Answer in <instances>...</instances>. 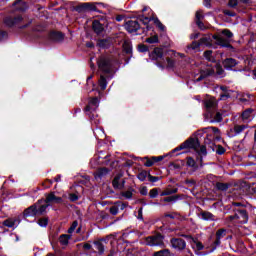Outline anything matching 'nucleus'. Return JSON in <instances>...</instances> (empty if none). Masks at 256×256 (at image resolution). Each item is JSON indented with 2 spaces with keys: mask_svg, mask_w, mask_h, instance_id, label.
Instances as JSON below:
<instances>
[{
  "mask_svg": "<svg viewBox=\"0 0 256 256\" xmlns=\"http://www.w3.org/2000/svg\"><path fill=\"white\" fill-rule=\"evenodd\" d=\"M181 149H194L196 153H198L199 158L197 159V161H200V163L203 160V155H207V148L205 146L199 145L198 139L191 138L181 144L174 151H181Z\"/></svg>",
  "mask_w": 256,
  "mask_h": 256,
  "instance_id": "obj_1",
  "label": "nucleus"
},
{
  "mask_svg": "<svg viewBox=\"0 0 256 256\" xmlns=\"http://www.w3.org/2000/svg\"><path fill=\"white\" fill-rule=\"evenodd\" d=\"M232 37V31L224 29L221 34L213 36V39L216 41L217 45H220V47H229Z\"/></svg>",
  "mask_w": 256,
  "mask_h": 256,
  "instance_id": "obj_2",
  "label": "nucleus"
},
{
  "mask_svg": "<svg viewBox=\"0 0 256 256\" xmlns=\"http://www.w3.org/2000/svg\"><path fill=\"white\" fill-rule=\"evenodd\" d=\"M204 132L207 133L205 139V145H210L212 139H219L221 133L219 132V128L208 127L204 129Z\"/></svg>",
  "mask_w": 256,
  "mask_h": 256,
  "instance_id": "obj_3",
  "label": "nucleus"
},
{
  "mask_svg": "<svg viewBox=\"0 0 256 256\" xmlns=\"http://www.w3.org/2000/svg\"><path fill=\"white\" fill-rule=\"evenodd\" d=\"M98 67L104 73H111L113 71V62L109 58L101 57L98 61Z\"/></svg>",
  "mask_w": 256,
  "mask_h": 256,
  "instance_id": "obj_4",
  "label": "nucleus"
},
{
  "mask_svg": "<svg viewBox=\"0 0 256 256\" xmlns=\"http://www.w3.org/2000/svg\"><path fill=\"white\" fill-rule=\"evenodd\" d=\"M145 243L150 247H159L163 245V236L161 234H157L155 236H149L146 238Z\"/></svg>",
  "mask_w": 256,
  "mask_h": 256,
  "instance_id": "obj_5",
  "label": "nucleus"
},
{
  "mask_svg": "<svg viewBox=\"0 0 256 256\" xmlns=\"http://www.w3.org/2000/svg\"><path fill=\"white\" fill-rule=\"evenodd\" d=\"M76 11L78 13H87L88 11H97V4L91 2L81 3L76 6Z\"/></svg>",
  "mask_w": 256,
  "mask_h": 256,
  "instance_id": "obj_6",
  "label": "nucleus"
},
{
  "mask_svg": "<svg viewBox=\"0 0 256 256\" xmlns=\"http://www.w3.org/2000/svg\"><path fill=\"white\" fill-rule=\"evenodd\" d=\"M140 27L141 25H139L137 20H129L125 24V29L128 33H135V31H139Z\"/></svg>",
  "mask_w": 256,
  "mask_h": 256,
  "instance_id": "obj_7",
  "label": "nucleus"
},
{
  "mask_svg": "<svg viewBox=\"0 0 256 256\" xmlns=\"http://www.w3.org/2000/svg\"><path fill=\"white\" fill-rule=\"evenodd\" d=\"M247 129L246 125H235L228 131V137H237V135L243 133Z\"/></svg>",
  "mask_w": 256,
  "mask_h": 256,
  "instance_id": "obj_8",
  "label": "nucleus"
},
{
  "mask_svg": "<svg viewBox=\"0 0 256 256\" xmlns=\"http://www.w3.org/2000/svg\"><path fill=\"white\" fill-rule=\"evenodd\" d=\"M171 245L174 249H177L178 251H182V249H185L187 244L185 243V240L181 238H173L171 240Z\"/></svg>",
  "mask_w": 256,
  "mask_h": 256,
  "instance_id": "obj_9",
  "label": "nucleus"
},
{
  "mask_svg": "<svg viewBox=\"0 0 256 256\" xmlns=\"http://www.w3.org/2000/svg\"><path fill=\"white\" fill-rule=\"evenodd\" d=\"M216 89L220 92V99L221 101H225L231 97V90L226 86H217Z\"/></svg>",
  "mask_w": 256,
  "mask_h": 256,
  "instance_id": "obj_10",
  "label": "nucleus"
},
{
  "mask_svg": "<svg viewBox=\"0 0 256 256\" xmlns=\"http://www.w3.org/2000/svg\"><path fill=\"white\" fill-rule=\"evenodd\" d=\"M122 177L123 175L119 174L114 178L112 185L115 189H123L125 187V180L121 179Z\"/></svg>",
  "mask_w": 256,
  "mask_h": 256,
  "instance_id": "obj_11",
  "label": "nucleus"
},
{
  "mask_svg": "<svg viewBox=\"0 0 256 256\" xmlns=\"http://www.w3.org/2000/svg\"><path fill=\"white\" fill-rule=\"evenodd\" d=\"M215 73V69H213L212 66H209L205 70H201L200 76L196 78V81H201L202 79H205V77H209V75H213Z\"/></svg>",
  "mask_w": 256,
  "mask_h": 256,
  "instance_id": "obj_12",
  "label": "nucleus"
},
{
  "mask_svg": "<svg viewBox=\"0 0 256 256\" xmlns=\"http://www.w3.org/2000/svg\"><path fill=\"white\" fill-rule=\"evenodd\" d=\"M204 105L206 109L210 111V109H215L217 107V100L215 97H208L205 99Z\"/></svg>",
  "mask_w": 256,
  "mask_h": 256,
  "instance_id": "obj_13",
  "label": "nucleus"
},
{
  "mask_svg": "<svg viewBox=\"0 0 256 256\" xmlns=\"http://www.w3.org/2000/svg\"><path fill=\"white\" fill-rule=\"evenodd\" d=\"M37 207H39V204H34L30 206L28 209L24 211L25 217H35V215H39L37 212Z\"/></svg>",
  "mask_w": 256,
  "mask_h": 256,
  "instance_id": "obj_14",
  "label": "nucleus"
},
{
  "mask_svg": "<svg viewBox=\"0 0 256 256\" xmlns=\"http://www.w3.org/2000/svg\"><path fill=\"white\" fill-rule=\"evenodd\" d=\"M45 203H63V198L55 196V193H50L47 195Z\"/></svg>",
  "mask_w": 256,
  "mask_h": 256,
  "instance_id": "obj_15",
  "label": "nucleus"
},
{
  "mask_svg": "<svg viewBox=\"0 0 256 256\" xmlns=\"http://www.w3.org/2000/svg\"><path fill=\"white\" fill-rule=\"evenodd\" d=\"M125 207H127V204L118 202L110 208V213L112 215H117V213H119V211H123Z\"/></svg>",
  "mask_w": 256,
  "mask_h": 256,
  "instance_id": "obj_16",
  "label": "nucleus"
},
{
  "mask_svg": "<svg viewBox=\"0 0 256 256\" xmlns=\"http://www.w3.org/2000/svg\"><path fill=\"white\" fill-rule=\"evenodd\" d=\"M37 206V213L38 215H43L45 211H47V207H49V203H45V200H39L36 203Z\"/></svg>",
  "mask_w": 256,
  "mask_h": 256,
  "instance_id": "obj_17",
  "label": "nucleus"
},
{
  "mask_svg": "<svg viewBox=\"0 0 256 256\" xmlns=\"http://www.w3.org/2000/svg\"><path fill=\"white\" fill-rule=\"evenodd\" d=\"M190 245H191L192 249H194L195 251H203V249L205 247V246H203V243H201L199 240H197V238H191Z\"/></svg>",
  "mask_w": 256,
  "mask_h": 256,
  "instance_id": "obj_18",
  "label": "nucleus"
},
{
  "mask_svg": "<svg viewBox=\"0 0 256 256\" xmlns=\"http://www.w3.org/2000/svg\"><path fill=\"white\" fill-rule=\"evenodd\" d=\"M97 107H99V99H97V98H92V99L89 101L88 106L86 107V112L95 111V109H97Z\"/></svg>",
  "mask_w": 256,
  "mask_h": 256,
  "instance_id": "obj_19",
  "label": "nucleus"
},
{
  "mask_svg": "<svg viewBox=\"0 0 256 256\" xmlns=\"http://www.w3.org/2000/svg\"><path fill=\"white\" fill-rule=\"evenodd\" d=\"M242 119L244 123H249L251 119H253V110L252 109H247L242 113Z\"/></svg>",
  "mask_w": 256,
  "mask_h": 256,
  "instance_id": "obj_20",
  "label": "nucleus"
},
{
  "mask_svg": "<svg viewBox=\"0 0 256 256\" xmlns=\"http://www.w3.org/2000/svg\"><path fill=\"white\" fill-rule=\"evenodd\" d=\"M223 65L225 69H232V67H235V65H237V61L233 58H228L223 62Z\"/></svg>",
  "mask_w": 256,
  "mask_h": 256,
  "instance_id": "obj_21",
  "label": "nucleus"
},
{
  "mask_svg": "<svg viewBox=\"0 0 256 256\" xmlns=\"http://www.w3.org/2000/svg\"><path fill=\"white\" fill-rule=\"evenodd\" d=\"M92 27L95 33H97L98 35L103 33V25H101V22H99L98 20L93 21Z\"/></svg>",
  "mask_w": 256,
  "mask_h": 256,
  "instance_id": "obj_22",
  "label": "nucleus"
},
{
  "mask_svg": "<svg viewBox=\"0 0 256 256\" xmlns=\"http://www.w3.org/2000/svg\"><path fill=\"white\" fill-rule=\"evenodd\" d=\"M3 225H5V227L13 228V227H17V225H19V221H17V219L10 218V219L5 220L3 222Z\"/></svg>",
  "mask_w": 256,
  "mask_h": 256,
  "instance_id": "obj_23",
  "label": "nucleus"
},
{
  "mask_svg": "<svg viewBox=\"0 0 256 256\" xmlns=\"http://www.w3.org/2000/svg\"><path fill=\"white\" fill-rule=\"evenodd\" d=\"M225 235H227V230L220 229V230L217 231V233H216V237H217L216 245H219L221 243V239H223V237H225Z\"/></svg>",
  "mask_w": 256,
  "mask_h": 256,
  "instance_id": "obj_24",
  "label": "nucleus"
},
{
  "mask_svg": "<svg viewBox=\"0 0 256 256\" xmlns=\"http://www.w3.org/2000/svg\"><path fill=\"white\" fill-rule=\"evenodd\" d=\"M163 57V50L161 48H155L152 52V59H161Z\"/></svg>",
  "mask_w": 256,
  "mask_h": 256,
  "instance_id": "obj_25",
  "label": "nucleus"
},
{
  "mask_svg": "<svg viewBox=\"0 0 256 256\" xmlns=\"http://www.w3.org/2000/svg\"><path fill=\"white\" fill-rule=\"evenodd\" d=\"M50 39H52V41H61L63 39V33H61V32H51L50 33Z\"/></svg>",
  "mask_w": 256,
  "mask_h": 256,
  "instance_id": "obj_26",
  "label": "nucleus"
},
{
  "mask_svg": "<svg viewBox=\"0 0 256 256\" xmlns=\"http://www.w3.org/2000/svg\"><path fill=\"white\" fill-rule=\"evenodd\" d=\"M228 6L232 9H241V2L240 0H229Z\"/></svg>",
  "mask_w": 256,
  "mask_h": 256,
  "instance_id": "obj_27",
  "label": "nucleus"
},
{
  "mask_svg": "<svg viewBox=\"0 0 256 256\" xmlns=\"http://www.w3.org/2000/svg\"><path fill=\"white\" fill-rule=\"evenodd\" d=\"M201 217L204 221H215V216L211 212H202Z\"/></svg>",
  "mask_w": 256,
  "mask_h": 256,
  "instance_id": "obj_28",
  "label": "nucleus"
},
{
  "mask_svg": "<svg viewBox=\"0 0 256 256\" xmlns=\"http://www.w3.org/2000/svg\"><path fill=\"white\" fill-rule=\"evenodd\" d=\"M133 193H135V189L128 188L127 191L121 192L122 197H125V199H131L133 197Z\"/></svg>",
  "mask_w": 256,
  "mask_h": 256,
  "instance_id": "obj_29",
  "label": "nucleus"
},
{
  "mask_svg": "<svg viewBox=\"0 0 256 256\" xmlns=\"http://www.w3.org/2000/svg\"><path fill=\"white\" fill-rule=\"evenodd\" d=\"M204 57L207 61H210L211 63H213V61H215V58H213V51H211V50L205 51Z\"/></svg>",
  "mask_w": 256,
  "mask_h": 256,
  "instance_id": "obj_30",
  "label": "nucleus"
},
{
  "mask_svg": "<svg viewBox=\"0 0 256 256\" xmlns=\"http://www.w3.org/2000/svg\"><path fill=\"white\" fill-rule=\"evenodd\" d=\"M122 47L125 53H131V42L129 40H124Z\"/></svg>",
  "mask_w": 256,
  "mask_h": 256,
  "instance_id": "obj_31",
  "label": "nucleus"
},
{
  "mask_svg": "<svg viewBox=\"0 0 256 256\" xmlns=\"http://www.w3.org/2000/svg\"><path fill=\"white\" fill-rule=\"evenodd\" d=\"M200 45H205L206 47H211V38L210 37H203L200 39Z\"/></svg>",
  "mask_w": 256,
  "mask_h": 256,
  "instance_id": "obj_32",
  "label": "nucleus"
},
{
  "mask_svg": "<svg viewBox=\"0 0 256 256\" xmlns=\"http://www.w3.org/2000/svg\"><path fill=\"white\" fill-rule=\"evenodd\" d=\"M69 239H71V236L64 234V235L60 236L59 241H60L61 245H67V243H69Z\"/></svg>",
  "mask_w": 256,
  "mask_h": 256,
  "instance_id": "obj_33",
  "label": "nucleus"
},
{
  "mask_svg": "<svg viewBox=\"0 0 256 256\" xmlns=\"http://www.w3.org/2000/svg\"><path fill=\"white\" fill-rule=\"evenodd\" d=\"M107 173H109V170L107 168H100L97 170L95 177H103V175H107Z\"/></svg>",
  "mask_w": 256,
  "mask_h": 256,
  "instance_id": "obj_34",
  "label": "nucleus"
},
{
  "mask_svg": "<svg viewBox=\"0 0 256 256\" xmlns=\"http://www.w3.org/2000/svg\"><path fill=\"white\" fill-rule=\"evenodd\" d=\"M201 45V42H192L191 45L188 46V51H197V49H199V46Z\"/></svg>",
  "mask_w": 256,
  "mask_h": 256,
  "instance_id": "obj_35",
  "label": "nucleus"
},
{
  "mask_svg": "<svg viewBox=\"0 0 256 256\" xmlns=\"http://www.w3.org/2000/svg\"><path fill=\"white\" fill-rule=\"evenodd\" d=\"M152 21L156 24V27H158L160 31H165V26L161 23V21H159V19L153 18Z\"/></svg>",
  "mask_w": 256,
  "mask_h": 256,
  "instance_id": "obj_36",
  "label": "nucleus"
},
{
  "mask_svg": "<svg viewBox=\"0 0 256 256\" xmlns=\"http://www.w3.org/2000/svg\"><path fill=\"white\" fill-rule=\"evenodd\" d=\"M99 85L102 90L107 89V80H105V77H103V76L100 77Z\"/></svg>",
  "mask_w": 256,
  "mask_h": 256,
  "instance_id": "obj_37",
  "label": "nucleus"
},
{
  "mask_svg": "<svg viewBox=\"0 0 256 256\" xmlns=\"http://www.w3.org/2000/svg\"><path fill=\"white\" fill-rule=\"evenodd\" d=\"M94 247L97 251H99V253H103V251H105V248L101 242L94 243Z\"/></svg>",
  "mask_w": 256,
  "mask_h": 256,
  "instance_id": "obj_38",
  "label": "nucleus"
},
{
  "mask_svg": "<svg viewBox=\"0 0 256 256\" xmlns=\"http://www.w3.org/2000/svg\"><path fill=\"white\" fill-rule=\"evenodd\" d=\"M216 187L219 191H227V189H229V186L225 183H217Z\"/></svg>",
  "mask_w": 256,
  "mask_h": 256,
  "instance_id": "obj_39",
  "label": "nucleus"
},
{
  "mask_svg": "<svg viewBox=\"0 0 256 256\" xmlns=\"http://www.w3.org/2000/svg\"><path fill=\"white\" fill-rule=\"evenodd\" d=\"M147 177H149V173H147V171H143L138 174V179L140 181H145V179H147Z\"/></svg>",
  "mask_w": 256,
  "mask_h": 256,
  "instance_id": "obj_40",
  "label": "nucleus"
},
{
  "mask_svg": "<svg viewBox=\"0 0 256 256\" xmlns=\"http://www.w3.org/2000/svg\"><path fill=\"white\" fill-rule=\"evenodd\" d=\"M154 256H169V250H160L155 252Z\"/></svg>",
  "mask_w": 256,
  "mask_h": 256,
  "instance_id": "obj_41",
  "label": "nucleus"
},
{
  "mask_svg": "<svg viewBox=\"0 0 256 256\" xmlns=\"http://www.w3.org/2000/svg\"><path fill=\"white\" fill-rule=\"evenodd\" d=\"M146 159V162L144 163L145 167H153V165H155V161L153 160V158L149 159V158H144Z\"/></svg>",
  "mask_w": 256,
  "mask_h": 256,
  "instance_id": "obj_42",
  "label": "nucleus"
},
{
  "mask_svg": "<svg viewBox=\"0 0 256 256\" xmlns=\"http://www.w3.org/2000/svg\"><path fill=\"white\" fill-rule=\"evenodd\" d=\"M49 223V220L47 218H41L38 220V225L40 227H45Z\"/></svg>",
  "mask_w": 256,
  "mask_h": 256,
  "instance_id": "obj_43",
  "label": "nucleus"
},
{
  "mask_svg": "<svg viewBox=\"0 0 256 256\" xmlns=\"http://www.w3.org/2000/svg\"><path fill=\"white\" fill-rule=\"evenodd\" d=\"M214 121H216V123L223 121V114L217 112L216 115L214 116Z\"/></svg>",
  "mask_w": 256,
  "mask_h": 256,
  "instance_id": "obj_44",
  "label": "nucleus"
},
{
  "mask_svg": "<svg viewBox=\"0 0 256 256\" xmlns=\"http://www.w3.org/2000/svg\"><path fill=\"white\" fill-rule=\"evenodd\" d=\"M77 225H79V222L74 221L72 223V225L70 226V228L68 229V233H73V231H75V229H77Z\"/></svg>",
  "mask_w": 256,
  "mask_h": 256,
  "instance_id": "obj_45",
  "label": "nucleus"
},
{
  "mask_svg": "<svg viewBox=\"0 0 256 256\" xmlns=\"http://www.w3.org/2000/svg\"><path fill=\"white\" fill-rule=\"evenodd\" d=\"M158 41H159V37H157V36H152V37L146 39L147 43H157Z\"/></svg>",
  "mask_w": 256,
  "mask_h": 256,
  "instance_id": "obj_46",
  "label": "nucleus"
},
{
  "mask_svg": "<svg viewBox=\"0 0 256 256\" xmlns=\"http://www.w3.org/2000/svg\"><path fill=\"white\" fill-rule=\"evenodd\" d=\"M149 195L152 199H155V197H157V195H159V191L156 188H154V189L150 190Z\"/></svg>",
  "mask_w": 256,
  "mask_h": 256,
  "instance_id": "obj_47",
  "label": "nucleus"
},
{
  "mask_svg": "<svg viewBox=\"0 0 256 256\" xmlns=\"http://www.w3.org/2000/svg\"><path fill=\"white\" fill-rule=\"evenodd\" d=\"M215 69H216L217 75H219V77H223V73H224L223 68H221L218 64H216Z\"/></svg>",
  "mask_w": 256,
  "mask_h": 256,
  "instance_id": "obj_48",
  "label": "nucleus"
},
{
  "mask_svg": "<svg viewBox=\"0 0 256 256\" xmlns=\"http://www.w3.org/2000/svg\"><path fill=\"white\" fill-rule=\"evenodd\" d=\"M188 167H195V160L192 157H189L187 160Z\"/></svg>",
  "mask_w": 256,
  "mask_h": 256,
  "instance_id": "obj_49",
  "label": "nucleus"
},
{
  "mask_svg": "<svg viewBox=\"0 0 256 256\" xmlns=\"http://www.w3.org/2000/svg\"><path fill=\"white\" fill-rule=\"evenodd\" d=\"M148 179L151 181V183H157V181H159V177L152 176L151 174L148 175Z\"/></svg>",
  "mask_w": 256,
  "mask_h": 256,
  "instance_id": "obj_50",
  "label": "nucleus"
},
{
  "mask_svg": "<svg viewBox=\"0 0 256 256\" xmlns=\"http://www.w3.org/2000/svg\"><path fill=\"white\" fill-rule=\"evenodd\" d=\"M196 19H197V21H201V19H203V11L198 10L196 12Z\"/></svg>",
  "mask_w": 256,
  "mask_h": 256,
  "instance_id": "obj_51",
  "label": "nucleus"
},
{
  "mask_svg": "<svg viewBox=\"0 0 256 256\" xmlns=\"http://www.w3.org/2000/svg\"><path fill=\"white\" fill-rule=\"evenodd\" d=\"M99 47H107L109 45V42L107 40H100L98 42Z\"/></svg>",
  "mask_w": 256,
  "mask_h": 256,
  "instance_id": "obj_52",
  "label": "nucleus"
},
{
  "mask_svg": "<svg viewBox=\"0 0 256 256\" xmlns=\"http://www.w3.org/2000/svg\"><path fill=\"white\" fill-rule=\"evenodd\" d=\"M216 152L218 155H223V153H225V148H223V146H217Z\"/></svg>",
  "mask_w": 256,
  "mask_h": 256,
  "instance_id": "obj_53",
  "label": "nucleus"
},
{
  "mask_svg": "<svg viewBox=\"0 0 256 256\" xmlns=\"http://www.w3.org/2000/svg\"><path fill=\"white\" fill-rule=\"evenodd\" d=\"M138 49H139L140 53H145V52L149 51V49L145 45H140Z\"/></svg>",
  "mask_w": 256,
  "mask_h": 256,
  "instance_id": "obj_54",
  "label": "nucleus"
},
{
  "mask_svg": "<svg viewBox=\"0 0 256 256\" xmlns=\"http://www.w3.org/2000/svg\"><path fill=\"white\" fill-rule=\"evenodd\" d=\"M153 19H154V18L143 17V18L141 19V21H142V23H143L144 25H147V24L149 23V21H153Z\"/></svg>",
  "mask_w": 256,
  "mask_h": 256,
  "instance_id": "obj_55",
  "label": "nucleus"
},
{
  "mask_svg": "<svg viewBox=\"0 0 256 256\" xmlns=\"http://www.w3.org/2000/svg\"><path fill=\"white\" fill-rule=\"evenodd\" d=\"M175 196H169V197H166V198H164V201L166 202V203H171L172 201H175Z\"/></svg>",
  "mask_w": 256,
  "mask_h": 256,
  "instance_id": "obj_56",
  "label": "nucleus"
},
{
  "mask_svg": "<svg viewBox=\"0 0 256 256\" xmlns=\"http://www.w3.org/2000/svg\"><path fill=\"white\" fill-rule=\"evenodd\" d=\"M69 199L70 201H77V199H79V196H77V194H70Z\"/></svg>",
  "mask_w": 256,
  "mask_h": 256,
  "instance_id": "obj_57",
  "label": "nucleus"
},
{
  "mask_svg": "<svg viewBox=\"0 0 256 256\" xmlns=\"http://www.w3.org/2000/svg\"><path fill=\"white\" fill-rule=\"evenodd\" d=\"M171 193H177V189H174L172 192L164 191L161 193V196L165 197V195H171Z\"/></svg>",
  "mask_w": 256,
  "mask_h": 256,
  "instance_id": "obj_58",
  "label": "nucleus"
},
{
  "mask_svg": "<svg viewBox=\"0 0 256 256\" xmlns=\"http://www.w3.org/2000/svg\"><path fill=\"white\" fill-rule=\"evenodd\" d=\"M140 193H141V195H147V193H148L147 187L143 186V187L140 189Z\"/></svg>",
  "mask_w": 256,
  "mask_h": 256,
  "instance_id": "obj_59",
  "label": "nucleus"
},
{
  "mask_svg": "<svg viewBox=\"0 0 256 256\" xmlns=\"http://www.w3.org/2000/svg\"><path fill=\"white\" fill-rule=\"evenodd\" d=\"M3 39H7V32L0 31V41H3Z\"/></svg>",
  "mask_w": 256,
  "mask_h": 256,
  "instance_id": "obj_60",
  "label": "nucleus"
},
{
  "mask_svg": "<svg viewBox=\"0 0 256 256\" xmlns=\"http://www.w3.org/2000/svg\"><path fill=\"white\" fill-rule=\"evenodd\" d=\"M152 160L154 161V163H157V162H159V161H163V156L152 157Z\"/></svg>",
  "mask_w": 256,
  "mask_h": 256,
  "instance_id": "obj_61",
  "label": "nucleus"
},
{
  "mask_svg": "<svg viewBox=\"0 0 256 256\" xmlns=\"http://www.w3.org/2000/svg\"><path fill=\"white\" fill-rule=\"evenodd\" d=\"M239 213H240L241 217H244V219L247 217V211L240 210Z\"/></svg>",
  "mask_w": 256,
  "mask_h": 256,
  "instance_id": "obj_62",
  "label": "nucleus"
},
{
  "mask_svg": "<svg viewBox=\"0 0 256 256\" xmlns=\"http://www.w3.org/2000/svg\"><path fill=\"white\" fill-rule=\"evenodd\" d=\"M196 23H197V25H198V27L200 28V29H204V27H203V22H201V20L199 21H196Z\"/></svg>",
  "mask_w": 256,
  "mask_h": 256,
  "instance_id": "obj_63",
  "label": "nucleus"
},
{
  "mask_svg": "<svg viewBox=\"0 0 256 256\" xmlns=\"http://www.w3.org/2000/svg\"><path fill=\"white\" fill-rule=\"evenodd\" d=\"M240 1V8L243 7V3H249V0H239Z\"/></svg>",
  "mask_w": 256,
  "mask_h": 256,
  "instance_id": "obj_64",
  "label": "nucleus"
}]
</instances>
